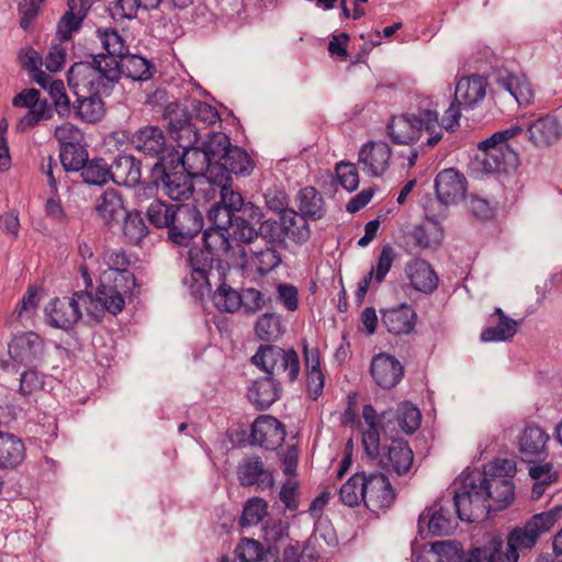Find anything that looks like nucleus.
Masks as SVG:
<instances>
[{
    "label": "nucleus",
    "mask_w": 562,
    "mask_h": 562,
    "mask_svg": "<svg viewBox=\"0 0 562 562\" xmlns=\"http://www.w3.org/2000/svg\"><path fill=\"white\" fill-rule=\"evenodd\" d=\"M8 348L13 362L26 368H37L46 355L45 340L34 331L15 335Z\"/></svg>",
    "instance_id": "nucleus-13"
},
{
    "label": "nucleus",
    "mask_w": 562,
    "mask_h": 562,
    "mask_svg": "<svg viewBox=\"0 0 562 562\" xmlns=\"http://www.w3.org/2000/svg\"><path fill=\"white\" fill-rule=\"evenodd\" d=\"M386 131L392 143L397 145H411L419 140L425 131L429 134L426 145L429 148L435 147L442 138L438 103L430 97L417 95L414 108L393 115Z\"/></svg>",
    "instance_id": "nucleus-3"
},
{
    "label": "nucleus",
    "mask_w": 562,
    "mask_h": 562,
    "mask_svg": "<svg viewBox=\"0 0 562 562\" xmlns=\"http://www.w3.org/2000/svg\"><path fill=\"white\" fill-rule=\"evenodd\" d=\"M195 145L189 144L188 147H180L182 149L181 154L175 148V150L169 151L170 154L169 156L167 155L166 159H169V166H176L178 170L182 169L192 179L205 176L211 183V168L213 164L204 150Z\"/></svg>",
    "instance_id": "nucleus-15"
},
{
    "label": "nucleus",
    "mask_w": 562,
    "mask_h": 562,
    "mask_svg": "<svg viewBox=\"0 0 562 562\" xmlns=\"http://www.w3.org/2000/svg\"><path fill=\"white\" fill-rule=\"evenodd\" d=\"M45 0H22L18 5L19 25L25 32H32Z\"/></svg>",
    "instance_id": "nucleus-63"
},
{
    "label": "nucleus",
    "mask_w": 562,
    "mask_h": 562,
    "mask_svg": "<svg viewBox=\"0 0 562 562\" xmlns=\"http://www.w3.org/2000/svg\"><path fill=\"white\" fill-rule=\"evenodd\" d=\"M108 61L117 69L115 83H117L121 76H125L134 81H147L155 71V66L151 61L140 55L127 54V52L120 59L114 60L110 58Z\"/></svg>",
    "instance_id": "nucleus-26"
},
{
    "label": "nucleus",
    "mask_w": 562,
    "mask_h": 562,
    "mask_svg": "<svg viewBox=\"0 0 562 562\" xmlns=\"http://www.w3.org/2000/svg\"><path fill=\"white\" fill-rule=\"evenodd\" d=\"M370 374L381 389L391 390L403 379L404 368L394 356L381 352L372 358Z\"/></svg>",
    "instance_id": "nucleus-22"
},
{
    "label": "nucleus",
    "mask_w": 562,
    "mask_h": 562,
    "mask_svg": "<svg viewBox=\"0 0 562 562\" xmlns=\"http://www.w3.org/2000/svg\"><path fill=\"white\" fill-rule=\"evenodd\" d=\"M203 225V215L195 206L177 205L172 223L168 228V238L179 246H188L202 232Z\"/></svg>",
    "instance_id": "nucleus-12"
},
{
    "label": "nucleus",
    "mask_w": 562,
    "mask_h": 562,
    "mask_svg": "<svg viewBox=\"0 0 562 562\" xmlns=\"http://www.w3.org/2000/svg\"><path fill=\"white\" fill-rule=\"evenodd\" d=\"M213 225L203 232V246H193L188 252L190 276L206 284L205 272L214 271L218 261L236 265L245 258V250L234 245L226 221L211 216Z\"/></svg>",
    "instance_id": "nucleus-2"
},
{
    "label": "nucleus",
    "mask_w": 562,
    "mask_h": 562,
    "mask_svg": "<svg viewBox=\"0 0 562 562\" xmlns=\"http://www.w3.org/2000/svg\"><path fill=\"white\" fill-rule=\"evenodd\" d=\"M251 362L268 376L277 379L285 374L288 381L293 383L300 374V358L294 349H282L274 345H261L251 357Z\"/></svg>",
    "instance_id": "nucleus-8"
},
{
    "label": "nucleus",
    "mask_w": 562,
    "mask_h": 562,
    "mask_svg": "<svg viewBox=\"0 0 562 562\" xmlns=\"http://www.w3.org/2000/svg\"><path fill=\"white\" fill-rule=\"evenodd\" d=\"M392 148L382 140H369L364 143L358 155V164L361 170L369 177H382L390 168Z\"/></svg>",
    "instance_id": "nucleus-17"
},
{
    "label": "nucleus",
    "mask_w": 562,
    "mask_h": 562,
    "mask_svg": "<svg viewBox=\"0 0 562 562\" xmlns=\"http://www.w3.org/2000/svg\"><path fill=\"white\" fill-rule=\"evenodd\" d=\"M117 69L104 64L102 54L91 55L90 60L75 63L67 74L68 86L75 95L79 92H105L109 95L115 86Z\"/></svg>",
    "instance_id": "nucleus-5"
},
{
    "label": "nucleus",
    "mask_w": 562,
    "mask_h": 562,
    "mask_svg": "<svg viewBox=\"0 0 562 562\" xmlns=\"http://www.w3.org/2000/svg\"><path fill=\"white\" fill-rule=\"evenodd\" d=\"M281 254L274 246L266 245L263 248L251 249L248 256L245 250V258L237 259L236 267L241 270L254 269L260 276H266L281 263Z\"/></svg>",
    "instance_id": "nucleus-29"
},
{
    "label": "nucleus",
    "mask_w": 562,
    "mask_h": 562,
    "mask_svg": "<svg viewBox=\"0 0 562 562\" xmlns=\"http://www.w3.org/2000/svg\"><path fill=\"white\" fill-rule=\"evenodd\" d=\"M283 227V238L291 239L296 244L306 241L310 237L307 218L300 212L288 210L280 216Z\"/></svg>",
    "instance_id": "nucleus-43"
},
{
    "label": "nucleus",
    "mask_w": 562,
    "mask_h": 562,
    "mask_svg": "<svg viewBox=\"0 0 562 562\" xmlns=\"http://www.w3.org/2000/svg\"><path fill=\"white\" fill-rule=\"evenodd\" d=\"M105 92H79L77 100L72 104L75 115L87 123H97L102 120L105 114L102 95Z\"/></svg>",
    "instance_id": "nucleus-36"
},
{
    "label": "nucleus",
    "mask_w": 562,
    "mask_h": 562,
    "mask_svg": "<svg viewBox=\"0 0 562 562\" xmlns=\"http://www.w3.org/2000/svg\"><path fill=\"white\" fill-rule=\"evenodd\" d=\"M95 210L105 224H111L121 215L123 200L115 190L108 189L97 200Z\"/></svg>",
    "instance_id": "nucleus-47"
},
{
    "label": "nucleus",
    "mask_w": 562,
    "mask_h": 562,
    "mask_svg": "<svg viewBox=\"0 0 562 562\" xmlns=\"http://www.w3.org/2000/svg\"><path fill=\"white\" fill-rule=\"evenodd\" d=\"M81 178L89 186H104L111 180L110 165L103 158L89 159L81 170Z\"/></svg>",
    "instance_id": "nucleus-55"
},
{
    "label": "nucleus",
    "mask_w": 562,
    "mask_h": 562,
    "mask_svg": "<svg viewBox=\"0 0 562 562\" xmlns=\"http://www.w3.org/2000/svg\"><path fill=\"white\" fill-rule=\"evenodd\" d=\"M562 516V505H555L548 512L533 515L527 522L537 531L538 537L549 531Z\"/></svg>",
    "instance_id": "nucleus-64"
},
{
    "label": "nucleus",
    "mask_w": 562,
    "mask_h": 562,
    "mask_svg": "<svg viewBox=\"0 0 562 562\" xmlns=\"http://www.w3.org/2000/svg\"><path fill=\"white\" fill-rule=\"evenodd\" d=\"M386 458L391 470L397 475H404L413 465L414 453L406 440L394 439L387 449Z\"/></svg>",
    "instance_id": "nucleus-41"
},
{
    "label": "nucleus",
    "mask_w": 562,
    "mask_h": 562,
    "mask_svg": "<svg viewBox=\"0 0 562 562\" xmlns=\"http://www.w3.org/2000/svg\"><path fill=\"white\" fill-rule=\"evenodd\" d=\"M170 136L176 140L178 147H188L189 144H196L200 138L198 128L192 123V115L187 106L178 103H169L164 112Z\"/></svg>",
    "instance_id": "nucleus-14"
},
{
    "label": "nucleus",
    "mask_w": 562,
    "mask_h": 562,
    "mask_svg": "<svg viewBox=\"0 0 562 562\" xmlns=\"http://www.w3.org/2000/svg\"><path fill=\"white\" fill-rule=\"evenodd\" d=\"M60 162L66 171H81L88 162V151L82 144L60 147Z\"/></svg>",
    "instance_id": "nucleus-58"
},
{
    "label": "nucleus",
    "mask_w": 562,
    "mask_h": 562,
    "mask_svg": "<svg viewBox=\"0 0 562 562\" xmlns=\"http://www.w3.org/2000/svg\"><path fill=\"white\" fill-rule=\"evenodd\" d=\"M140 161L132 155L120 154L110 165L111 180L121 187H135L140 182Z\"/></svg>",
    "instance_id": "nucleus-33"
},
{
    "label": "nucleus",
    "mask_w": 562,
    "mask_h": 562,
    "mask_svg": "<svg viewBox=\"0 0 562 562\" xmlns=\"http://www.w3.org/2000/svg\"><path fill=\"white\" fill-rule=\"evenodd\" d=\"M255 333L260 340L267 342L278 340L284 333L281 316L277 313L262 314L256 322Z\"/></svg>",
    "instance_id": "nucleus-52"
},
{
    "label": "nucleus",
    "mask_w": 562,
    "mask_h": 562,
    "mask_svg": "<svg viewBox=\"0 0 562 562\" xmlns=\"http://www.w3.org/2000/svg\"><path fill=\"white\" fill-rule=\"evenodd\" d=\"M437 200L443 205H454L465 198L467 179L453 168L443 169L435 178Z\"/></svg>",
    "instance_id": "nucleus-20"
},
{
    "label": "nucleus",
    "mask_w": 562,
    "mask_h": 562,
    "mask_svg": "<svg viewBox=\"0 0 562 562\" xmlns=\"http://www.w3.org/2000/svg\"><path fill=\"white\" fill-rule=\"evenodd\" d=\"M405 272L412 286L418 292L431 294L438 288V276L425 259L415 258L411 260Z\"/></svg>",
    "instance_id": "nucleus-35"
},
{
    "label": "nucleus",
    "mask_w": 562,
    "mask_h": 562,
    "mask_svg": "<svg viewBox=\"0 0 562 562\" xmlns=\"http://www.w3.org/2000/svg\"><path fill=\"white\" fill-rule=\"evenodd\" d=\"M497 318L494 325L482 330L481 340L484 342L506 341L517 331V322L508 317L501 307H496L490 322Z\"/></svg>",
    "instance_id": "nucleus-39"
},
{
    "label": "nucleus",
    "mask_w": 562,
    "mask_h": 562,
    "mask_svg": "<svg viewBox=\"0 0 562 562\" xmlns=\"http://www.w3.org/2000/svg\"><path fill=\"white\" fill-rule=\"evenodd\" d=\"M394 499V488L385 474L381 472L366 474L364 505L368 509L374 512L389 508Z\"/></svg>",
    "instance_id": "nucleus-21"
},
{
    "label": "nucleus",
    "mask_w": 562,
    "mask_h": 562,
    "mask_svg": "<svg viewBox=\"0 0 562 562\" xmlns=\"http://www.w3.org/2000/svg\"><path fill=\"white\" fill-rule=\"evenodd\" d=\"M297 207L311 221L321 220L326 213L324 199L314 187H305L299 191Z\"/></svg>",
    "instance_id": "nucleus-42"
},
{
    "label": "nucleus",
    "mask_w": 562,
    "mask_h": 562,
    "mask_svg": "<svg viewBox=\"0 0 562 562\" xmlns=\"http://www.w3.org/2000/svg\"><path fill=\"white\" fill-rule=\"evenodd\" d=\"M108 269L100 277L97 300L109 313L116 315L125 306V296L136 286L134 273L128 270L130 257L123 248H109L103 251Z\"/></svg>",
    "instance_id": "nucleus-4"
},
{
    "label": "nucleus",
    "mask_w": 562,
    "mask_h": 562,
    "mask_svg": "<svg viewBox=\"0 0 562 562\" xmlns=\"http://www.w3.org/2000/svg\"><path fill=\"white\" fill-rule=\"evenodd\" d=\"M53 109L47 100H43L36 108L27 109V112L22 116L18 123V130L21 132L34 127L42 121L52 119Z\"/></svg>",
    "instance_id": "nucleus-62"
},
{
    "label": "nucleus",
    "mask_w": 562,
    "mask_h": 562,
    "mask_svg": "<svg viewBox=\"0 0 562 562\" xmlns=\"http://www.w3.org/2000/svg\"><path fill=\"white\" fill-rule=\"evenodd\" d=\"M48 93L54 104V110L59 117H68L72 111L69 97L66 93L65 85L61 80H53L49 83Z\"/></svg>",
    "instance_id": "nucleus-61"
},
{
    "label": "nucleus",
    "mask_w": 562,
    "mask_h": 562,
    "mask_svg": "<svg viewBox=\"0 0 562 562\" xmlns=\"http://www.w3.org/2000/svg\"><path fill=\"white\" fill-rule=\"evenodd\" d=\"M393 260V248L390 245L384 246L379 255L375 266H373L372 269L358 283V288L355 292V301L357 305L362 304L372 281H374L376 284H380L384 281L386 274L392 268Z\"/></svg>",
    "instance_id": "nucleus-30"
},
{
    "label": "nucleus",
    "mask_w": 562,
    "mask_h": 562,
    "mask_svg": "<svg viewBox=\"0 0 562 562\" xmlns=\"http://www.w3.org/2000/svg\"><path fill=\"white\" fill-rule=\"evenodd\" d=\"M560 131L558 119L550 114L529 122L526 130L528 139L536 147H548L554 144L560 137Z\"/></svg>",
    "instance_id": "nucleus-34"
},
{
    "label": "nucleus",
    "mask_w": 562,
    "mask_h": 562,
    "mask_svg": "<svg viewBox=\"0 0 562 562\" xmlns=\"http://www.w3.org/2000/svg\"><path fill=\"white\" fill-rule=\"evenodd\" d=\"M285 436L284 425L271 415L257 417L250 430L251 442L267 450H276L280 447Z\"/></svg>",
    "instance_id": "nucleus-19"
},
{
    "label": "nucleus",
    "mask_w": 562,
    "mask_h": 562,
    "mask_svg": "<svg viewBox=\"0 0 562 562\" xmlns=\"http://www.w3.org/2000/svg\"><path fill=\"white\" fill-rule=\"evenodd\" d=\"M25 458V446L18 436L0 431V468L14 469Z\"/></svg>",
    "instance_id": "nucleus-40"
},
{
    "label": "nucleus",
    "mask_w": 562,
    "mask_h": 562,
    "mask_svg": "<svg viewBox=\"0 0 562 562\" xmlns=\"http://www.w3.org/2000/svg\"><path fill=\"white\" fill-rule=\"evenodd\" d=\"M538 538L537 531L530 528L528 522H526L524 527L513 529L507 536L512 561H518V549L533 548Z\"/></svg>",
    "instance_id": "nucleus-48"
},
{
    "label": "nucleus",
    "mask_w": 562,
    "mask_h": 562,
    "mask_svg": "<svg viewBox=\"0 0 562 562\" xmlns=\"http://www.w3.org/2000/svg\"><path fill=\"white\" fill-rule=\"evenodd\" d=\"M381 322L390 334L408 335L414 331L417 321L412 305L403 303L381 312Z\"/></svg>",
    "instance_id": "nucleus-25"
},
{
    "label": "nucleus",
    "mask_w": 562,
    "mask_h": 562,
    "mask_svg": "<svg viewBox=\"0 0 562 562\" xmlns=\"http://www.w3.org/2000/svg\"><path fill=\"white\" fill-rule=\"evenodd\" d=\"M176 211L177 205L168 204L161 200H154L146 210V216L153 226L168 229Z\"/></svg>",
    "instance_id": "nucleus-57"
},
{
    "label": "nucleus",
    "mask_w": 562,
    "mask_h": 562,
    "mask_svg": "<svg viewBox=\"0 0 562 562\" xmlns=\"http://www.w3.org/2000/svg\"><path fill=\"white\" fill-rule=\"evenodd\" d=\"M160 3L161 0H116L110 7V14L113 20L119 22L133 20L139 10H154Z\"/></svg>",
    "instance_id": "nucleus-44"
},
{
    "label": "nucleus",
    "mask_w": 562,
    "mask_h": 562,
    "mask_svg": "<svg viewBox=\"0 0 562 562\" xmlns=\"http://www.w3.org/2000/svg\"><path fill=\"white\" fill-rule=\"evenodd\" d=\"M282 394L280 381L272 376L257 379L248 387V400L258 411L268 409Z\"/></svg>",
    "instance_id": "nucleus-31"
},
{
    "label": "nucleus",
    "mask_w": 562,
    "mask_h": 562,
    "mask_svg": "<svg viewBox=\"0 0 562 562\" xmlns=\"http://www.w3.org/2000/svg\"><path fill=\"white\" fill-rule=\"evenodd\" d=\"M521 126H512L498 131L482 140L477 145L475 164H477L485 173L504 172L515 170L519 165L518 154L510 148L507 140L520 133Z\"/></svg>",
    "instance_id": "nucleus-6"
},
{
    "label": "nucleus",
    "mask_w": 562,
    "mask_h": 562,
    "mask_svg": "<svg viewBox=\"0 0 562 562\" xmlns=\"http://www.w3.org/2000/svg\"><path fill=\"white\" fill-rule=\"evenodd\" d=\"M231 271V263L218 261L214 271L205 272L206 284L192 276L184 279L190 292L195 297H202L206 293H211L212 302L220 312L236 313L243 305L241 293L227 283V274Z\"/></svg>",
    "instance_id": "nucleus-7"
},
{
    "label": "nucleus",
    "mask_w": 562,
    "mask_h": 562,
    "mask_svg": "<svg viewBox=\"0 0 562 562\" xmlns=\"http://www.w3.org/2000/svg\"><path fill=\"white\" fill-rule=\"evenodd\" d=\"M132 144L135 149L143 154L146 158L155 159V162L167 160L170 150H175L172 145L167 144L164 131L154 125H147L137 130L133 137Z\"/></svg>",
    "instance_id": "nucleus-16"
},
{
    "label": "nucleus",
    "mask_w": 562,
    "mask_h": 562,
    "mask_svg": "<svg viewBox=\"0 0 562 562\" xmlns=\"http://www.w3.org/2000/svg\"><path fill=\"white\" fill-rule=\"evenodd\" d=\"M431 555L435 562H462L464 559V550L458 541H437L424 554V558Z\"/></svg>",
    "instance_id": "nucleus-53"
},
{
    "label": "nucleus",
    "mask_w": 562,
    "mask_h": 562,
    "mask_svg": "<svg viewBox=\"0 0 562 562\" xmlns=\"http://www.w3.org/2000/svg\"><path fill=\"white\" fill-rule=\"evenodd\" d=\"M496 82L499 88L509 92V94L519 104H527L532 98L530 85L525 78L515 76L513 74H507L505 76H499Z\"/></svg>",
    "instance_id": "nucleus-51"
},
{
    "label": "nucleus",
    "mask_w": 562,
    "mask_h": 562,
    "mask_svg": "<svg viewBox=\"0 0 562 562\" xmlns=\"http://www.w3.org/2000/svg\"><path fill=\"white\" fill-rule=\"evenodd\" d=\"M149 233L139 211L127 212L123 222V235L126 243L138 245Z\"/></svg>",
    "instance_id": "nucleus-54"
},
{
    "label": "nucleus",
    "mask_w": 562,
    "mask_h": 562,
    "mask_svg": "<svg viewBox=\"0 0 562 562\" xmlns=\"http://www.w3.org/2000/svg\"><path fill=\"white\" fill-rule=\"evenodd\" d=\"M411 237L415 247L420 250L437 248L443 238V231L437 220L428 218V224L416 226L412 231Z\"/></svg>",
    "instance_id": "nucleus-45"
},
{
    "label": "nucleus",
    "mask_w": 562,
    "mask_h": 562,
    "mask_svg": "<svg viewBox=\"0 0 562 562\" xmlns=\"http://www.w3.org/2000/svg\"><path fill=\"white\" fill-rule=\"evenodd\" d=\"M92 301V294L89 291H77L70 297H55L44 308L46 322L50 327L70 330L82 317L81 306Z\"/></svg>",
    "instance_id": "nucleus-9"
},
{
    "label": "nucleus",
    "mask_w": 562,
    "mask_h": 562,
    "mask_svg": "<svg viewBox=\"0 0 562 562\" xmlns=\"http://www.w3.org/2000/svg\"><path fill=\"white\" fill-rule=\"evenodd\" d=\"M549 435L539 426L529 425L518 438L519 453L524 462H541L548 457Z\"/></svg>",
    "instance_id": "nucleus-23"
},
{
    "label": "nucleus",
    "mask_w": 562,
    "mask_h": 562,
    "mask_svg": "<svg viewBox=\"0 0 562 562\" xmlns=\"http://www.w3.org/2000/svg\"><path fill=\"white\" fill-rule=\"evenodd\" d=\"M302 349L306 368V392L316 401L324 390L325 376L321 369V355L316 347L310 348L306 339L302 340Z\"/></svg>",
    "instance_id": "nucleus-28"
},
{
    "label": "nucleus",
    "mask_w": 562,
    "mask_h": 562,
    "mask_svg": "<svg viewBox=\"0 0 562 562\" xmlns=\"http://www.w3.org/2000/svg\"><path fill=\"white\" fill-rule=\"evenodd\" d=\"M95 33L106 52V54L101 53L104 57V64L109 63L110 58L120 59L127 52L125 41L116 30L111 27L97 29Z\"/></svg>",
    "instance_id": "nucleus-46"
},
{
    "label": "nucleus",
    "mask_w": 562,
    "mask_h": 562,
    "mask_svg": "<svg viewBox=\"0 0 562 562\" xmlns=\"http://www.w3.org/2000/svg\"><path fill=\"white\" fill-rule=\"evenodd\" d=\"M149 179L157 190H161L173 201L189 200L194 192L192 178L182 169L178 170L176 166H169V159L165 164L154 162Z\"/></svg>",
    "instance_id": "nucleus-10"
},
{
    "label": "nucleus",
    "mask_w": 562,
    "mask_h": 562,
    "mask_svg": "<svg viewBox=\"0 0 562 562\" xmlns=\"http://www.w3.org/2000/svg\"><path fill=\"white\" fill-rule=\"evenodd\" d=\"M487 81L483 76L462 77L456 86L454 100L465 110L475 108L486 94Z\"/></svg>",
    "instance_id": "nucleus-32"
},
{
    "label": "nucleus",
    "mask_w": 562,
    "mask_h": 562,
    "mask_svg": "<svg viewBox=\"0 0 562 562\" xmlns=\"http://www.w3.org/2000/svg\"><path fill=\"white\" fill-rule=\"evenodd\" d=\"M93 0H67V10L57 23L56 35L59 41L67 42L80 31Z\"/></svg>",
    "instance_id": "nucleus-24"
},
{
    "label": "nucleus",
    "mask_w": 562,
    "mask_h": 562,
    "mask_svg": "<svg viewBox=\"0 0 562 562\" xmlns=\"http://www.w3.org/2000/svg\"><path fill=\"white\" fill-rule=\"evenodd\" d=\"M216 180H211V183L220 189L221 201L214 205L209 214L211 216L228 221L238 215H248L250 218L256 220L259 214V209L251 202H245L241 193L232 188L233 179H228L223 173L218 175Z\"/></svg>",
    "instance_id": "nucleus-11"
},
{
    "label": "nucleus",
    "mask_w": 562,
    "mask_h": 562,
    "mask_svg": "<svg viewBox=\"0 0 562 562\" xmlns=\"http://www.w3.org/2000/svg\"><path fill=\"white\" fill-rule=\"evenodd\" d=\"M46 375L36 370L29 368L20 375L19 394L31 404L36 402V396L44 390Z\"/></svg>",
    "instance_id": "nucleus-50"
},
{
    "label": "nucleus",
    "mask_w": 562,
    "mask_h": 562,
    "mask_svg": "<svg viewBox=\"0 0 562 562\" xmlns=\"http://www.w3.org/2000/svg\"><path fill=\"white\" fill-rule=\"evenodd\" d=\"M267 514V502L261 497L254 496L245 503L243 514L239 518V524L241 527L258 525Z\"/></svg>",
    "instance_id": "nucleus-60"
},
{
    "label": "nucleus",
    "mask_w": 562,
    "mask_h": 562,
    "mask_svg": "<svg viewBox=\"0 0 562 562\" xmlns=\"http://www.w3.org/2000/svg\"><path fill=\"white\" fill-rule=\"evenodd\" d=\"M366 473L357 472L350 476L339 490V498L342 504L355 507L364 503Z\"/></svg>",
    "instance_id": "nucleus-49"
},
{
    "label": "nucleus",
    "mask_w": 562,
    "mask_h": 562,
    "mask_svg": "<svg viewBox=\"0 0 562 562\" xmlns=\"http://www.w3.org/2000/svg\"><path fill=\"white\" fill-rule=\"evenodd\" d=\"M442 502L443 498L436 502L434 508L425 509L418 518L419 526L427 522L428 531L434 536L449 535L454 528L449 509L443 507Z\"/></svg>",
    "instance_id": "nucleus-38"
},
{
    "label": "nucleus",
    "mask_w": 562,
    "mask_h": 562,
    "mask_svg": "<svg viewBox=\"0 0 562 562\" xmlns=\"http://www.w3.org/2000/svg\"><path fill=\"white\" fill-rule=\"evenodd\" d=\"M254 169V164L247 151L238 146H232L226 157L218 165L211 168V180H216L218 175L232 179V175L248 176Z\"/></svg>",
    "instance_id": "nucleus-27"
},
{
    "label": "nucleus",
    "mask_w": 562,
    "mask_h": 562,
    "mask_svg": "<svg viewBox=\"0 0 562 562\" xmlns=\"http://www.w3.org/2000/svg\"><path fill=\"white\" fill-rule=\"evenodd\" d=\"M396 420L401 429L411 435L419 428L422 414L417 406L405 401L397 406Z\"/></svg>",
    "instance_id": "nucleus-59"
},
{
    "label": "nucleus",
    "mask_w": 562,
    "mask_h": 562,
    "mask_svg": "<svg viewBox=\"0 0 562 562\" xmlns=\"http://www.w3.org/2000/svg\"><path fill=\"white\" fill-rule=\"evenodd\" d=\"M236 473L239 484L244 487L255 486L256 490L266 491L274 485L272 471L265 467L259 456L245 457L239 462Z\"/></svg>",
    "instance_id": "nucleus-18"
},
{
    "label": "nucleus",
    "mask_w": 562,
    "mask_h": 562,
    "mask_svg": "<svg viewBox=\"0 0 562 562\" xmlns=\"http://www.w3.org/2000/svg\"><path fill=\"white\" fill-rule=\"evenodd\" d=\"M232 146L231 138L225 133L214 132L209 134L201 148L214 166L218 165L226 157Z\"/></svg>",
    "instance_id": "nucleus-56"
},
{
    "label": "nucleus",
    "mask_w": 562,
    "mask_h": 562,
    "mask_svg": "<svg viewBox=\"0 0 562 562\" xmlns=\"http://www.w3.org/2000/svg\"><path fill=\"white\" fill-rule=\"evenodd\" d=\"M261 218H263V214L259 209V214L256 220L250 218L248 215H238L226 221L233 243L236 247L246 250V245H250L258 239L257 226Z\"/></svg>",
    "instance_id": "nucleus-37"
},
{
    "label": "nucleus",
    "mask_w": 562,
    "mask_h": 562,
    "mask_svg": "<svg viewBox=\"0 0 562 562\" xmlns=\"http://www.w3.org/2000/svg\"><path fill=\"white\" fill-rule=\"evenodd\" d=\"M515 496L514 482L503 474L474 469L463 473L452 503L460 520L473 522L505 509Z\"/></svg>",
    "instance_id": "nucleus-1"
}]
</instances>
